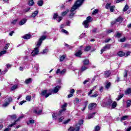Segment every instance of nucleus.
Segmentation results:
<instances>
[{
    "label": "nucleus",
    "mask_w": 131,
    "mask_h": 131,
    "mask_svg": "<svg viewBox=\"0 0 131 131\" xmlns=\"http://www.w3.org/2000/svg\"><path fill=\"white\" fill-rule=\"evenodd\" d=\"M47 38V36H42L40 38L38 41L37 42V44L36 45V48H34L33 52L31 53L32 56L33 57H34V56H36L37 54H38V52H39V47L40 46H41V43H42V40H45Z\"/></svg>",
    "instance_id": "1"
},
{
    "label": "nucleus",
    "mask_w": 131,
    "mask_h": 131,
    "mask_svg": "<svg viewBox=\"0 0 131 131\" xmlns=\"http://www.w3.org/2000/svg\"><path fill=\"white\" fill-rule=\"evenodd\" d=\"M83 2H84V0H77L76 3H75L74 5L71 8V9L70 10L71 13L70 14V17L72 18L73 16H74V11L77 9V8H79L80 7Z\"/></svg>",
    "instance_id": "2"
},
{
    "label": "nucleus",
    "mask_w": 131,
    "mask_h": 131,
    "mask_svg": "<svg viewBox=\"0 0 131 131\" xmlns=\"http://www.w3.org/2000/svg\"><path fill=\"white\" fill-rule=\"evenodd\" d=\"M96 88V86H94L93 89L88 93V95L89 97H90V98H97V96H98V91L95 92L93 95H92V94H93V92L95 91Z\"/></svg>",
    "instance_id": "3"
},
{
    "label": "nucleus",
    "mask_w": 131,
    "mask_h": 131,
    "mask_svg": "<svg viewBox=\"0 0 131 131\" xmlns=\"http://www.w3.org/2000/svg\"><path fill=\"white\" fill-rule=\"evenodd\" d=\"M93 21V18L91 17L90 16H88L86 18V20L84 21L83 24L85 27V28H89V23L90 22H92Z\"/></svg>",
    "instance_id": "4"
},
{
    "label": "nucleus",
    "mask_w": 131,
    "mask_h": 131,
    "mask_svg": "<svg viewBox=\"0 0 131 131\" xmlns=\"http://www.w3.org/2000/svg\"><path fill=\"white\" fill-rule=\"evenodd\" d=\"M61 89V86L57 85L55 86L52 90H49V92L51 93V94H57L59 92V90Z\"/></svg>",
    "instance_id": "5"
},
{
    "label": "nucleus",
    "mask_w": 131,
    "mask_h": 131,
    "mask_svg": "<svg viewBox=\"0 0 131 131\" xmlns=\"http://www.w3.org/2000/svg\"><path fill=\"white\" fill-rule=\"evenodd\" d=\"M40 95L42 96L45 97V98H48L49 96L52 95V93L49 92L48 93V90H45L41 92Z\"/></svg>",
    "instance_id": "6"
},
{
    "label": "nucleus",
    "mask_w": 131,
    "mask_h": 131,
    "mask_svg": "<svg viewBox=\"0 0 131 131\" xmlns=\"http://www.w3.org/2000/svg\"><path fill=\"white\" fill-rule=\"evenodd\" d=\"M12 101V99L11 97L8 98L7 100V99H6L5 103L2 105V107H4V108H6V107H8V106H9V105L10 104V103H11Z\"/></svg>",
    "instance_id": "7"
},
{
    "label": "nucleus",
    "mask_w": 131,
    "mask_h": 131,
    "mask_svg": "<svg viewBox=\"0 0 131 131\" xmlns=\"http://www.w3.org/2000/svg\"><path fill=\"white\" fill-rule=\"evenodd\" d=\"M33 113H35V114H37L39 115L42 112V109L40 107H36V108H34L33 110Z\"/></svg>",
    "instance_id": "8"
},
{
    "label": "nucleus",
    "mask_w": 131,
    "mask_h": 131,
    "mask_svg": "<svg viewBox=\"0 0 131 131\" xmlns=\"http://www.w3.org/2000/svg\"><path fill=\"white\" fill-rule=\"evenodd\" d=\"M62 114H63L62 113H60V112H59V114L57 113H53L52 115L53 119H54L56 120V119H57V118H59V117H60V116H61Z\"/></svg>",
    "instance_id": "9"
},
{
    "label": "nucleus",
    "mask_w": 131,
    "mask_h": 131,
    "mask_svg": "<svg viewBox=\"0 0 131 131\" xmlns=\"http://www.w3.org/2000/svg\"><path fill=\"white\" fill-rule=\"evenodd\" d=\"M24 117V116H20L13 123L10 124L9 125V127H12V126L16 125V124H17V122H18V121H20V119H22Z\"/></svg>",
    "instance_id": "10"
},
{
    "label": "nucleus",
    "mask_w": 131,
    "mask_h": 131,
    "mask_svg": "<svg viewBox=\"0 0 131 131\" xmlns=\"http://www.w3.org/2000/svg\"><path fill=\"white\" fill-rule=\"evenodd\" d=\"M96 107H97V104L95 103H93L89 105V109H90V110H92V109L96 108Z\"/></svg>",
    "instance_id": "11"
},
{
    "label": "nucleus",
    "mask_w": 131,
    "mask_h": 131,
    "mask_svg": "<svg viewBox=\"0 0 131 131\" xmlns=\"http://www.w3.org/2000/svg\"><path fill=\"white\" fill-rule=\"evenodd\" d=\"M82 54V51H81L80 50H78V51L75 54L76 57H78V58H80Z\"/></svg>",
    "instance_id": "12"
},
{
    "label": "nucleus",
    "mask_w": 131,
    "mask_h": 131,
    "mask_svg": "<svg viewBox=\"0 0 131 131\" xmlns=\"http://www.w3.org/2000/svg\"><path fill=\"white\" fill-rule=\"evenodd\" d=\"M67 107V103H64L63 105H62L61 106V108H62V110H61L60 113H64V112H65V111L66 110V108H65L66 107Z\"/></svg>",
    "instance_id": "13"
},
{
    "label": "nucleus",
    "mask_w": 131,
    "mask_h": 131,
    "mask_svg": "<svg viewBox=\"0 0 131 131\" xmlns=\"http://www.w3.org/2000/svg\"><path fill=\"white\" fill-rule=\"evenodd\" d=\"M27 21V19H26V18H24L19 23V25L20 26H22V25H24V24H25L26 23Z\"/></svg>",
    "instance_id": "14"
},
{
    "label": "nucleus",
    "mask_w": 131,
    "mask_h": 131,
    "mask_svg": "<svg viewBox=\"0 0 131 131\" xmlns=\"http://www.w3.org/2000/svg\"><path fill=\"white\" fill-rule=\"evenodd\" d=\"M38 14V11L36 10L31 15V17H32V18H35V17H36V16H37Z\"/></svg>",
    "instance_id": "15"
},
{
    "label": "nucleus",
    "mask_w": 131,
    "mask_h": 131,
    "mask_svg": "<svg viewBox=\"0 0 131 131\" xmlns=\"http://www.w3.org/2000/svg\"><path fill=\"white\" fill-rule=\"evenodd\" d=\"M111 74V72L110 71H107L104 72L105 77H109Z\"/></svg>",
    "instance_id": "16"
},
{
    "label": "nucleus",
    "mask_w": 131,
    "mask_h": 131,
    "mask_svg": "<svg viewBox=\"0 0 131 131\" xmlns=\"http://www.w3.org/2000/svg\"><path fill=\"white\" fill-rule=\"evenodd\" d=\"M90 64V60L89 59H84L83 61V65L84 66H86V65H89Z\"/></svg>",
    "instance_id": "17"
},
{
    "label": "nucleus",
    "mask_w": 131,
    "mask_h": 131,
    "mask_svg": "<svg viewBox=\"0 0 131 131\" xmlns=\"http://www.w3.org/2000/svg\"><path fill=\"white\" fill-rule=\"evenodd\" d=\"M117 55L119 57H123V56H125V53L123 51H119L118 52Z\"/></svg>",
    "instance_id": "18"
},
{
    "label": "nucleus",
    "mask_w": 131,
    "mask_h": 131,
    "mask_svg": "<svg viewBox=\"0 0 131 131\" xmlns=\"http://www.w3.org/2000/svg\"><path fill=\"white\" fill-rule=\"evenodd\" d=\"M125 95H130V96H131V88H128L125 91Z\"/></svg>",
    "instance_id": "19"
},
{
    "label": "nucleus",
    "mask_w": 131,
    "mask_h": 131,
    "mask_svg": "<svg viewBox=\"0 0 131 131\" xmlns=\"http://www.w3.org/2000/svg\"><path fill=\"white\" fill-rule=\"evenodd\" d=\"M113 102L112 101V100L111 99H109L106 102V106H111L112 103Z\"/></svg>",
    "instance_id": "20"
},
{
    "label": "nucleus",
    "mask_w": 131,
    "mask_h": 131,
    "mask_svg": "<svg viewBox=\"0 0 131 131\" xmlns=\"http://www.w3.org/2000/svg\"><path fill=\"white\" fill-rule=\"evenodd\" d=\"M31 35L29 34H26L25 36H23V38L24 39H30L31 38Z\"/></svg>",
    "instance_id": "21"
},
{
    "label": "nucleus",
    "mask_w": 131,
    "mask_h": 131,
    "mask_svg": "<svg viewBox=\"0 0 131 131\" xmlns=\"http://www.w3.org/2000/svg\"><path fill=\"white\" fill-rule=\"evenodd\" d=\"M37 5L39 7H42V5H43V1L42 0H39L37 2Z\"/></svg>",
    "instance_id": "22"
},
{
    "label": "nucleus",
    "mask_w": 131,
    "mask_h": 131,
    "mask_svg": "<svg viewBox=\"0 0 131 131\" xmlns=\"http://www.w3.org/2000/svg\"><path fill=\"white\" fill-rule=\"evenodd\" d=\"M28 4L29 6H30V7H32V6L34 5V2L33 1V0H30L29 1Z\"/></svg>",
    "instance_id": "23"
},
{
    "label": "nucleus",
    "mask_w": 131,
    "mask_h": 131,
    "mask_svg": "<svg viewBox=\"0 0 131 131\" xmlns=\"http://www.w3.org/2000/svg\"><path fill=\"white\" fill-rule=\"evenodd\" d=\"M25 82L27 84H28V83H31V82H32V79L31 78L27 79V80H25Z\"/></svg>",
    "instance_id": "24"
},
{
    "label": "nucleus",
    "mask_w": 131,
    "mask_h": 131,
    "mask_svg": "<svg viewBox=\"0 0 131 131\" xmlns=\"http://www.w3.org/2000/svg\"><path fill=\"white\" fill-rule=\"evenodd\" d=\"M95 114H96V113H93L92 114H90L89 115H88V119L93 118L94 116H95Z\"/></svg>",
    "instance_id": "25"
},
{
    "label": "nucleus",
    "mask_w": 131,
    "mask_h": 131,
    "mask_svg": "<svg viewBox=\"0 0 131 131\" xmlns=\"http://www.w3.org/2000/svg\"><path fill=\"white\" fill-rule=\"evenodd\" d=\"M112 108L113 109H114V108H115L116 107V106H117V103H116V101H114L113 102H112Z\"/></svg>",
    "instance_id": "26"
},
{
    "label": "nucleus",
    "mask_w": 131,
    "mask_h": 131,
    "mask_svg": "<svg viewBox=\"0 0 131 131\" xmlns=\"http://www.w3.org/2000/svg\"><path fill=\"white\" fill-rule=\"evenodd\" d=\"M88 69V67H86L85 66H83L81 67V71L82 72H83V71H85V70H86Z\"/></svg>",
    "instance_id": "27"
},
{
    "label": "nucleus",
    "mask_w": 131,
    "mask_h": 131,
    "mask_svg": "<svg viewBox=\"0 0 131 131\" xmlns=\"http://www.w3.org/2000/svg\"><path fill=\"white\" fill-rule=\"evenodd\" d=\"M65 58H66V55H62L60 58V61L62 62L65 60Z\"/></svg>",
    "instance_id": "28"
},
{
    "label": "nucleus",
    "mask_w": 131,
    "mask_h": 131,
    "mask_svg": "<svg viewBox=\"0 0 131 131\" xmlns=\"http://www.w3.org/2000/svg\"><path fill=\"white\" fill-rule=\"evenodd\" d=\"M81 124H83V120H80L78 122V123L76 124L77 125H78L80 126Z\"/></svg>",
    "instance_id": "29"
},
{
    "label": "nucleus",
    "mask_w": 131,
    "mask_h": 131,
    "mask_svg": "<svg viewBox=\"0 0 131 131\" xmlns=\"http://www.w3.org/2000/svg\"><path fill=\"white\" fill-rule=\"evenodd\" d=\"M115 37H117V38H119L121 37V33L117 32L116 35H114Z\"/></svg>",
    "instance_id": "30"
},
{
    "label": "nucleus",
    "mask_w": 131,
    "mask_h": 131,
    "mask_svg": "<svg viewBox=\"0 0 131 131\" xmlns=\"http://www.w3.org/2000/svg\"><path fill=\"white\" fill-rule=\"evenodd\" d=\"M128 9H129L128 5H126L123 9V11L126 12V11H127L128 10Z\"/></svg>",
    "instance_id": "31"
},
{
    "label": "nucleus",
    "mask_w": 131,
    "mask_h": 131,
    "mask_svg": "<svg viewBox=\"0 0 131 131\" xmlns=\"http://www.w3.org/2000/svg\"><path fill=\"white\" fill-rule=\"evenodd\" d=\"M128 118V116H124L121 118V121H122L123 120H126Z\"/></svg>",
    "instance_id": "32"
},
{
    "label": "nucleus",
    "mask_w": 131,
    "mask_h": 131,
    "mask_svg": "<svg viewBox=\"0 0 131 131\" xmlns=\"http://www.w3.org/2000/svg\"><path fill=\"white\" fill-rule=\"evenodd\" d=\"M80 128V126H78V125H76V127L74 128L75 131H79V129Z\"/></svg>",
    "instance_id": "33"
},
{
    "label": "nucleus",
    "mask_w": 131,
    "mask_h": 131,
    "mask_svg": "<svg viewBox=\"0 0 131 131\" xmlns=\"http://www.w3.org/2000/svg\"><path fill=\"white\" fill-rule=\"evenodd\" d=\"M66 69H63L62 71H60V75H64L65 73H66Z\"/></svg>",
    "instance_id": "34"
},
{
    "label": "nucleus",
    "mask_w": 131,
    "mask_h": 131,
    "mask_svg": "<svg viewBox=\"0 0 131 131\" xmlns=\"http://www.w3.org/2000/svg\"><path fill=\"white\" fill-rule=\"evenodd\" d=\"M68 12H69V10H67V11H64L62 13H61V16H66V15H67V13H68Z\"/></svg>",
    "instance_id": "35"
},
{
    "label": "nucleus",
    "mask_w": 131,
    "mask_h": 131,
    "mask_svg": "<svg viewBox=\"0 0 131 131\" xmlns=\"http://www.w3.org/2000/svg\"><path fill=\"white\" fill-rule=\"evenodd\" d=\"M126 104H127V107H130V105H131V100H128L126 102Z\"/></svg>",
    "instance_id": "36"
},
{
    "label": "nucleus",
    "mask_w": 131,
    "mask_h": 131,
    "mask_svg": "<svg viewBox=\"0 0 131 131\" xmlns=\"http://www.w3.org/2000/svg\"><path fill=\"white\" fill-rule=\"evenodd\" d=\"M7 54V51L6 50L2 51L0 52V57L3 56V55H6Z\"/></svg>",
    "instance_id": "37"
},
{
    "label": "nucleus",
    "mask_w": 131,
    "mask_h": 131,
    "mask_svg": "<svg viewBox=\"0 0 131 131\" xmlns=\"http://www.w3.org/2000/svg\"><path fill=\"white\" fill-rule=\"evenodd\" d=\"M17 88H18V85H14L11 87V91H15V90H16V89H17Z\"/></svg>",
    "instance_id": "38"
},
{
    "label": "nucleus",
    "mask_w": 131,
    "mask_h": 131,
    "mask_svg": "<svg viewBox=\"0 0 131 131\" xmlns=\"http://www.w3.org/2000/svg\"><path fill=\"white\" fill-rule=\"evenodd\" d=\"M47 53H49V49L46 48L43 50L42 54H47Z\"/></svg>",
    "instance_id": "39"
},
{
    "label": "nucleus",
    "mask_w": 131,
    "mask_h": 131,
    "mask_svg": "<svg viewBox=\"0 0 131 131\" xmlns=\"http://www.w3.org/2000/svg\"><path fill=\"white\" fill-rule=\"evenodd\" d=\"M26 100L28 101V102H30V101H31V96H26Z\"/></svg>",
    "instance_id": "40"
},
{
    "label": "nucleus",
    "mask_w": 131,
    "mask_h": 131,
    "mask_svg": "<svg viewBox=\"0 0 131 131\" xmlns=\"http://www.w3.org/2000/svg\"><path fill=\"white\" fill-rule=\"evenodd\" d=\"M114 9H115V6H111L110 7V12H113L114 11Z\"/></svg>",
    "instance_id": "41"
},
{
    "label": "nucleus",
    "mask_w": 131,
    "mask_h": 131,
    "mask_svg": "<svg viewBox=\"0 0 131 131\" xmlns=\"http://www.w3.org/2000/svg\"><path fill=\"white\" fill-rule=\"evenodd\" d=\"M117 22H119L120 23H121V22H122V17H119L117 19Z\"/></svg>",
    "instance_id": "42"
},
{
    "label": "nucleus",
    "mask_w": 131,
    "mask_h": 131,
    "mask_svg": "<svg viewBox=\"0 0 131 131\" xmlns=\"http://www.w3.org/2000/svg\"><path fill=\"white\" fill-rule=\"evenodd\" d=\"M9 47H10V43L6 44L4 47V50H5V51L6 50H8V49H9Z\"/></svg>",
    "instance_id": "43"
},
{
    "label": "nucleus",
    "mask_w": 131,
    "mask_h": 131,
    "mask_svg": "<svg viewBox=\"0 0 131 131\" xmlns=\"http://www.w3.org/2000/svg\"><path fill=\"white\" fill-rule=\"evenodd\" d=\"M90 50H91V46H87L84 49V51L88 52V51H90Z\"/></svg>",
    "instance_id": "44"
},
{
    "label": "nucleus",
    "mask_w": 131,
    "mask_h": 131,
    "mask_svg": "<svg viewBox=\"0 0 131 131\" xmlns=\"http://www.w3.org/2000/svg\"><path fill=\"white\" fill-rule=\"evenodd\" d=\"M111 86V83L108 82L105 85V88L108 90Z\"/></svg>",
    "instance_id": "45"
},
{
    "label": "nucleus",
    "mask_w": 131,
    "mask_h": 131,
    "mask_svg": "<svg viewBox=\"0 0 131 131\" xmlns=\"http://www.w3.org/2000/svg\"><path fill=\"white\" fill-rule=\"evenodd\" d=\"M126 38H125V37L122 38H121L120 40H119V41L120 42H124V41H125Z\"/></svg>",
    "instance_id": "46"
},
{
    "label": "nucleus",
    "mask_w": 131,
    "mask_h": 131,
    "mask_svg": "<svg viewBox=\"0 0 131 131\" xmlns=\"http://www.w3.org/2000/svg\"><path fill=\"white\" fill-rule=\"evenodd\" d=\"M127 72H128V71L127 70L124 71V72L123 74L124 77H125V78L127 77Z\"/></svg>",
    "instance_id": "47"
},
{
    "label": "nucleus",
    "mask_w": 131,
    "mask_h": 131,
    "mask_svg": "<svg viewBox=\"0 0 131 131\" xmlns=\"http://www.w3.org/2000/svg\"><path fill=\"white\" fill-rule=\"evenodd\" d=\"M57 18H58V13H54L53 15V19L57 20Z\"/></svg>",
    "instance_id": "48"
},
{
    "label": "nucleus",
    "mask_w": 131,
    "mask_h": 131,
    "mask_svg": "<svg viewBox=\"0 0 131 131\" xmlns=\"http://www.w3.org/2000/svg\"><path fill=\"white\" fill-rule=\"evenodd\" d=\"M124 95L122 94L121 95H119L117 98H116L117 101H119V100H120V99H121V98H122L123 97Z\"/></svg>",
    "instance_id": "49"
},
{
    "label": "nucleus",
    "mask_w": 131,
    "mask_h": 131,
    "mask_svg": "<svg viewBox=\"0 0 131 131\" xmlns=\"http://www.w3.org/2000/svg\"><path fill=\"white\" fill-rule=\"evenodd\" d=\"M98 12H99V10L98 9L94 10L92 13V15H96V14H97Z\"/></svg>",
    "instance_id": "50"
},
{
    "label": "nucleus",
    "mask_w": 131,
    "mask_h": 131,
    "mask_svg": "<svg viewBox=\"0 0 131 131\" xmlns=\"http://www.w3.org/2000/svg\"><path fill=\"white\" fill-rule=\"evenodd\" d=\"M110 47H111V45L110 44H107L104 47L106 50H109L110 49Z\"/></svg>",
    "instance_id": "51"
},
{
    "label": "nucleus",
    "mask_w": 131,
    "mask_h": 131,
    "mask_svg": "<svg viewBox=\"0 0 131 131\" xmlns=\"http://www.w3.org/2000/svg\"><path fill=\"white\" fill-rule=\"evenodd\" d=\"M30 123H34V120H30L27 122V124H30Z\"/></svg>",
    "instance_id": "52"
},
{
    "label": "nucleus",
    "mask_w": 131,
    "mask_h": 131,
    "mask_svg": "<svg viewBox=\"0 0 131 131\" xmlns=\"http://www.w3.org/2000/svg\"><path fill=\"white\" fill-rule=\"evenodd\" d=\"M64 46L66 47H67V48H68L69 49H73V47H71L70 46H69V45H68V44H67L66 43H64Z\"/></svg>",
    "instance_id": "53"
},
{
    "label": "nucleus",
    "mask_w": 131,
    "mask_h": 131,
    "mask_svg": "<svg viewBox=\"0 0 131 131\" xmlns=\"http://www.w3.org/2000/svg\"><path fill=\"white\" fill-rule=\"evenodd\" d=\"M106 50H107L106 49V48H105V47H104L101 50V54H103V52H105V51H106Z\"/></svg>",
    "instance_id": "54"
},
{
    "label": "nucleus",
    "mask_w": 131,
    "mask_h": 131,
    "mask_svg": "<svg viewBox=\"0 0 131 131\" xmlns=\"http://www.w3.org/2000/svg\"><path fill=\"white\" fill-rule=\"evenodd\" d=\"M63 119H64V117L62 116L61 117H58V120L59 122H61V121H62V120H63Z\"/></svg>",
    "instance_id": "55"
},
{
    "label": "nucleus",
    "mask_w": 131,
    "mask_h": 131,
    "mask_svg": "<svg viewBox=\"0 0 131 131\" xmlns=\"http://www.w3.org/2000/svg\"><path fill=\"white\" fill-rule=\"evenodd\" d=\"M63 19V17L62 16H58V20H57V22L59 23V22H61V20Z\"/></svg>",
    "instance_id": "56"
},
{
    "label": "nucleus",
    "mask_w": 131,
    "mask_h": 131,
    "mask_svg": "<svg viewBox=\"0 0 131 131\" xmlns=\"http://www.w3.org/2000/svg\"><path fill=\"white\" fill-rule=\"evenodd\" d=\"M11 119H16V118H17V116H16V115H13L11 116Z\"/></svg>",
    "instance_id": "57"
},
{
    "label": "nucleus",
    "mask_w": 131,
    "mask_h": 131,
    "mask_svg": "<svg viewBox=\"0 0 131 131\" xmlns=\"http://www.w3.org/2000/svg\"><path fill=\"white\" fill-rule=\"evenodd\" d=\"M56 74H61V69H57V70L56 71Z\"/></svg>",
    "instance_id": "58"
},
{
    "label": "nucleus",
    "mask_w": 131,
    "mask_h": 131,
    "mask_svg": "<svg viewBox=\"0 0 131 131\" xmlns=\"http://www.w3.org/2000/svg\"><path fill=\"white\" fill-rule=\"evenodd\" d=\"M111 5V4L107 3L105 6L106 9H109V8H110V7H111V6H110Z\"/></svg>",
    "instance_id": "59"
},
{
    "label": "nucleus",
    "mask_w": 131,
    "mask_h": 131,
    "mask_svg": "<svg viewBox=\"0 0 131 131\" xmlns=\"http://www.w3.org/2000/svg\"><path fill=\"white\" fill-rule=\"evenodd\" d=\"M24 103H26V101H25V100H23V101H20V102L19 103V105H23V104H24Z\"/></svg>",
    "instance_id": "60"
},
{
    "label": "nucleus",
    "mask_w": 131,
    "mask_h": 131,
    "mask_svg": "<svg viewBox=\"0 0 131 131\" xmlns=\"http://www.w3.org/2000/svg\"><path fill=\"white\" fill-rule=\"evenodd\" d=\"M85 36V33H82V34L80 35V38H83V37H84Z\"/></svg>",
    "instance_id": "61"
},
{
    "label": "nucleus",
    "mask_w": 131,
    "mask_h": 131,
    "mask_svg": "<svg viewBox=\"0 0 131 131\" xmlns=\"http://www.w3.org/2000/svg\"><path fill=\"white\" fill-rule=\"evenodd\" d=\"M95 130L99 131L100 130V126H96L95 128Z\"/></svg>",
    "instance_id": "62"
},
{
    "label": "nucleus",
    "mask_w": 131,
    "mask_h": 131,
    "mask_svg": "<svg viewBox=\"0 0 131 131\" xmlns=\"http://www.w3.org/2000/svg\"><path fill=\"white\" fill-rule=\"evenodd\" d=\"M30 10V8H27L26 9H25L24 12H25V13H27V12H29Z\"/></svg>",
    "instance_id": "63"
},
{
    "label": "nucleus",
    "mask_w": 131,
    "mask_h": 131,
    "mask_svg": "<svg viewBox=\"0 0 131 131\" xmlns=\"http://www.w3.org/2000/svg\"><path fill=\"white\" fill-rule=\"evenodd\" d=\"M12 24H16V23H17V19H15L14 20H13L12 22H11Z\"/></svg>",
    "instance_id": "64"
}]
</instances>
